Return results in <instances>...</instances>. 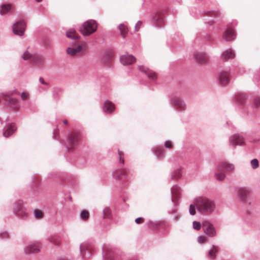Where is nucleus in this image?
<instances>
[{
  "label": "nucleus",
  "instance_id": "obj_1",
  "mask_svg": "<svg viewBox=\"0 0 260 260\" xmlns=\"http://www.w3.org/2000/svg\"><path fill=\"white\" fill-rule=\"evenodd\" d=\"M69 38L76 40L71 47H69L67 52L68 54L75 57H80L84 55L87 50L85 42L79 40L80 36L74 29H70L66 34Z\"/></svg>",
  "mask_w": 260,
  "mask_h": 260
},
{
  "label": "nucleus",
  "instance_id": "obj_2",
  "mask_svg": "<svg viewBox=\"0 0 260 260\" xmlns=\"http://www.w3.org/2000/svg\"><path fill=\"white\" fill-rule=\"evenodd\" d=\"M197 210L202 214L208 215L212 213L215 209V202L206 197L200 196L194 199Z\"/></svg>",
  "mask_w": 260,
  "mask_h": 260
},
{
  "label": "nucleus",
  "instance_id": "obj_3",
  "mask_svg": "<svg viewBox=\"0 0 260 260\" xmlns=\"http://www.w3.org/2000/svg\"><path fill=\"white\" fill-rule=\"evenodd\" d=\"M234 166L232 164H218L215 171V176L218 181H222L225 178L224 173L234 170Z\"/></svg>",
  "mask_w": 260,
  "mask_h": 260
},
{
  "label": "nucleus",
  "instance_id": "obj_4",
  "mask_svg": "<svg viewBox=\"0 0 260 260\" xmlns=\"http://www.w3.org/2000/svg\"><path fill=\"white\" fill-rule=\"evenodd\" d=\"M98 23L94 20H88L84 22L80 28V31L84 36H88L96 31Z\"/></svg>",
  "mask_w": 260,
  "mask_h": 260
},
{
  "label": "nucleus",
  "instance_id": "obj_5",
  "mask_svg": "<svg viewBox=\"0 0 260 260\" xmlns=\"http://www.w3.org/2000/svg\"><path fill=\"white\" fill-rule=\"evenodd\" d=\"M13 213L18 217L24 219L27 217L28 213L21 200L15 202L13 205Z\"/></svg>",
  "mask_w": 260,
  "mask_h": 260
},
{
  "label": "nucleus",
  "instance_id": "obj_6",
  "mask_svg": "<svg viewBox=\"0 0 260 260\" xmlns=\"http://www.w3.org/2000/svg\"><path fill=\"white\" fill-rule=\"evenodd\" d=\"M251 190L246 187H240L237 189V194L240 200L243 203L251 204Z\"/></svg>",
  "mask_w": 260,
  "mask_h": 260
},
{
  "label": "nucleus",
  "instance_id": "obj_7",
  "mask_svg": "<svg viewBox=\"0 0 260 260\" xmlns=\"http://www.w3.org/2000/svg\"><path fill=\"white\" fill-rule=\"evenodd\" d=\"M202 230L204 233L209 237H213L216 235V231L214 225L208 221L203 222Z\"/></svg>",
  "mask_w": 260,
  "mask_h": 260
},
{
  "label": "nucleus",
  "instance_id": "obj_8",
  "mask_svg": "<svg viewBox=\"0 0 260 260\" xmlns=\"http://www.w3.org/2000/svg\"><path fill=\"white\" fill-rule=\"evenodd\" d=\"M13 94V92H9L6 93H3L2 98L8 102L9 104L15 110H17L19 109L18 105V100L16 98H11L10 95Z\"/></svg>",
  "mask_w": 260,
  "mask_h": 260
},
{
  "label": "nucleus",
  "instance_id": "obj_9",
  "mask_svg": "<svg viewBox=\"0 0 260 260\" xmlns=\"http://www.w3.org/2000/svg\"><path fill=\"white\" fill-rule=\"evenodd\" d=\"M26 24L23 21L20 20L15 23L13 26V31L15 35L22 36L24 35Z\"/></svg>",
  "mask_w": 260,
  "mask_h": 260
},
{
  "label": "nucleus",
  "instance_id": "obj_10",
  "mask_svg": "<svg viewBox=\"0 0 260 260\" xmlns=\"http://www.w3.org/2000/svg\"><path fill=\"white\" fill-rule=\"evenodd\" d=\"M79 140V134L78 133H72L69 138V145L66 147L69 152L72 151L74 149V146L78 143Z\"/></svg>",
  "mask_w": 260,
  "mask_h": 260
},
{
  "label": "nucleus",
  "instance_id": "obj_11",
  "mask_svg": "<svg viewBox=\"0 0 260 260\" xmlns=\"http://www.w3.org/2000/svg\"><path fill=\"white\" fill-rule=\"evenodd\" d=\"M230 143L234 147H235L236 145H243L245 144L243 138L239 135L232 136L230 138Z\"/></svg>",
  "mask_w": 260,
  "mask_h": 260
},
{
  "label": "nucleus",
  "instance_id": "obj_12",
  "mask_svg": "<svg viewBox=\"0 0 260 260\" xmlns=\"http://www.w3.org/2000/svg\"><path fill=\"white\" fill-rule=\"evenodd\" d=\"M90 245L86 242L81 243L80 245V254L82 259H86V253L87 252L90 254Z\"/></svg>",
  "mask_w": 260,
  "mask_h": 260
},
{
  "label": "nucleus",
  "instance_id": "obj_13",
  "mask_svg": "<svg viewBox=\"0 0 260 260\" xmlns=\"http://www.w3.org/2000/svg\"><path fill=\"white\" fill-rule=\"evenodd\" d=\"M136 61V58L132 55L124 54L120 57L121 63L125 66L132 64L135 63Z\"/></svg>",
  "mask_w": 260,
  "mask_h": 260
},
{
  "label": "nucleus",
  "instance_id": "obj_14",
  "mask_svg": "<svg viewBox=\"0 0 260 260\" xmlns=\"http://www.w3.org/2000/svg\"><path fill=\"white\" fill-rule=\"evenodd\" d=\"M230 78L231 76L229 72H221L219 76L220 84L223 86L227 85L229 83Z\"/></svg>",
  "mask_w": 260,
  "mask_h": 260
},
{
  "label": "nucleus",
  "instance_id": "obj_15",
  "mask_svg": "<svg viewBox=\"0 0 260 260\" xmlns=\"http://www.w3.org/2000/svg\"><path fill=\"white\" fill-rule=\"evenodd\" d=\"M194 57L198 63L202 64H205L209 60L208 56L204 53L196 52L194 54Z\"/></svg>",
  "mask_w": 260,
  "mask_h": 260
},
{
  "label": "nucleus",
  "instance_id": "obj_16",
  "mask_svg": "<svg viewBox=\"0 0 260 260\" xmlns=\"http://www.w3.org/2000/svg\"><path fill=\"white\" fill-rule=\"evenodd\" d=\"M172 201L175 202L180 197L181 189L177 185H174L171 188Z\"/></svg>",
  "mask_w": 260,
  "mask_h": 260
},
{
  "label": "nucleus",
  "instance_id": "obj_17",
  "mask_svg": "<svg viewBox=\"0 0 260 260\" xmlns=\"http://www.w3.org/2000/svg\"><path fill=\"white\" fill-rule=\"evenodd\" d=\"M47 240L53 245L59 247L61 244L60 237L57 234H53L49 236Z\"/></svg>",
  "mask_w": 260,
  "mask_h": 260
},
{
  "label": "nucleus",
  "instance_id": "obj_18",
  "mask_svg": "<svg viewBox=\"0 0 260 260\" xmlns=\"http://www.w3.org/2000/svg\"><path fill=\"white\" fill-rule=\"evenodd\" d=\"M112 251L111 248L109 245L105 244L103 248V255L104 260H113V257L111 256Z\"/></svg>",
  "mask_w": 260,
  "mask_h": 260
},
{
  "label": "nucleus",
  "instance_id": "obj_19",
  "mask_svg": "<svg viewBox=\"0 0 260 260\" xmlns=\"http://www.w3.org/2000/svg\"><path fill=\"white\" fill-rule=\"evenodd\" d=\"M236 34L234 30L232 28L227 29L223 35V38L227 41H231L235 39Z\"/></svg>",
  "mask_w": 260,
  "mask_h": 260
},
{
  "label": "nucleus",
  "instance_id": "obj_20",
  "mask_svg": "<svg viewBox=\"0 0 260 260\" xmlns=\"http://www.w3.org/2000/svg\"><path fill=\"white\" fill-rule=\"evenodd\" d=\"M40 248L39 246L36 244H30L24 248V252L26 254H31L39 252Z\"/></svg>",
  "mask_w": 260,
  "mask_h": 260
},
{
  "label": "nucleus",
  "instance_id": "obj_21",
  "mask_svg": "<svg viewBox=\"0 0 260 260\" xmlns=\"http://www.w3.org/2000/svg\"><path fill=\"white\" fill-rule=\"evenodd\" d=\"M219 248L217 246L212 245L211 249L208 251L207 253L208 258L214 259L216 256V253L218 251Z\"/></svg>",
  "mask_w": 260,
  "mask_h": 260
},
{
  "label": "nucleus",
  "instance_id": "obj_22",
  "mask_svg": "<svg viewBox=\"0 0 260 260\" xmlns=\"http://www.w3.org/2000/svg\"><path fill=\"white\" fill-rule=\"evenodd\" d=\"M113 176L116 179L122 180L126 178V171L123 170H115L113 173Z\"/></svg>",
  "mask_w": 260,
  "mask_h": 260
},
{
  "label": "nucleus",
  "instance_id": "obj_23",
  "mask_svg": "<svg viewBox=\"0 0 260 260\" xmlns=\"http://www.w3.org/2000/svg\"><path fill=\"white\" fill-rule=\"evenodd\" d=\"M31 62L38 66H42L44 64L45 60L42 56L35 54Z\"/></svg>",
  "mask_w": 260,
  "mask_h": 260
},
{
  "label": "nucleus",
  "instance_id": "obj_24",
  "mask_svg": "<svg viewBox=\"0 0 260 260\" xmlns=\"http://www.w3.org/2000/svg\"><path fill=\"white\" fill-rule=\"evenodd\" d=\"M115 109V106L113 103L107 101L105 103L103 110L105 112L111 113Z\"/></svg>",
  "mask_w": 260,
  "mask_h": 260
},
{
  "label": "nucleus",
  "instance_id": "obj_25",
  "mask_svg": "<svg viewBox=\"0 0 260 260\" xmlns=\"http://www.w3.org/2000/svg\"><path fill=\"white\" fill-rule=\"evenodd\" d=\"M235 56L234 51L232 49H229L222 53L221 58L224 60H226L229 58H234Z\"/></svg>",
  "mask_w": 260,
  "mask_h": 260
},
{
  "label": "nucleus",
  "instance_id": "obj_26",
  "mask_svg": "<svg viewBox=\"0 0 260 260\" xmlns=\"http://www.w3.org/2000/svg\"><path fill=\"white\" fill-rule=\"evenodd\" d=\"M16 128L14 124H11L7 129L3 133V136L8 138L12 135L16 131Z\"/></svg>",
  "mask_w": 260,
  "mask_h": 260
},
{
  "label": "nucleus",
  "instance_id": "obj_27",
  "mask_svg": "<svg viewBox=\"0 0 260 260\" xmlns=\"http://www.w3.org/2000/svg\"><path fill=\"white\" fill-rule=\"evenodd\" d=\"M181 170L180 167L176 168L171 174V177L174 179H178L181 176Z\"/></svg>",
  "mask_w": 260,
  "mask_h": 260
},
{
  "label": "nucleus",
  "instance_id": "obj_28",
  "mask_svg": "<svg viewBox=\"0 0 260 260\" xmlns=\"http://www.w3.org/2000/svg\"><path fill=\"white\" fill-rule=\"evenodd\" d=\"M12 5L11 4L3 5L1 6L0 14L2 15L7 14L11 9Z\"/></svg>",
  "mask_w": 260,
  "mask_h": 260
},
{
  "label": "nucleus",
  "instance_id": "obj_29",
  "mask_svg": "<svg viewBox=\"0 0 260 260\" xmlns=\"http://www.w3.org/2000/svg\"><path fill=\"white\" fill-rule=\"evenodd\" d=\"M164 149L162 147L157 146L153 149V152L157 157L161 156L164 154Z\"/></svg>",
  "mask_w": 260,
  "mask_h": 260
},
{
  "label": "nucleus",
  "instance_id": "obj_30",
  "mask_svg": "<svg viewBox=\"0 0 260 260\" xmlns=\"http://www.w3.org/2000/svg\"><path fill=\"white\" fill-rule=\"evenodd\" d=\"M35 54L29 53L28 51H25L22 56L24 60H28L30 62L32 61Z\"/></svg>",
  "mask_w": 260,
  "mask_h": 260
},
{
  "label": "nucleus",
  "instance_id": "obj_31",
  "mask_svg": "<svg viewBox=\"0 0 260 260\" xmlns=\"http://www.w3.org/2000/svg\"><path fill=\"white\" fill-rule=\"evenodd\" d=\"M119 29L121 32V35L123 38H124L128 31V28L127 26L123 24H121L119 25Z\"/></svg>",
  "mask_w": 260,
  "mask_h": 260
},
{
  "label": "nucleus",
  "instance_id": "obj_32",
  "mask_svg": "<svg viewBox=\"0 0 260 260\" xmlns=\"http://www.w3.org/2000/svg\"><path fill=\"white\" fill-rule=\"evenodd\" d=\"M145 72V74L147 75L148 78L151 80H155L157 78V74L155 72L149 70Z\"/></svg>",
  "mask_w": 260,
  "mask_h": 260
},
{
  "label": "nucleus",
  "instance_id": "obj_33",
  "mask_svg": "<svg viewBox=\"0 0 260 260\" xmlns=\"http://www.w3.org/2000/svg\"><path fill=\"white\" fill-rule=\"evenodd\" d=\"M80 217L83 220H87L89 217L88 212L85 210H82L80 214Z\"/></svg>",
  "mask_w": 260,
  "mask_h": 260
},
{
  "label": "nucleus",
  "instance_id": "obj_34",
  "mask_svg": "<svg viewBox=\"0 0 260 260\" xmlns=\"http://www.w3.org/2000/svg\"><path fill=\"white\" fill-rule=\"evenodd\" d=\"M196 204H190L189 206V212L190 215H194L196 213Z\"/></svg>",
  "mask_w": 260,
  "mask_h": 260
},
{
  "label": "nucleus",
  "instance_id": "obj_35",
  "mask_svg": "<svg viewBox=\"0 0 260 260\" xmlns=\"http://www.w3.org/2000/svg\"><path fill=\"white\" fill-rule=\"evenodd\" d=\"M104 218H110V209L107 207L103 210Z\"/></svg>",
  "mask_w": 260,
  "mask_h": 260
},
{
  "label": "nucleus",
  "instance_id": "obj_36",
  "mask_svg": "<svg viewBox=\"0 0 260 260\" xmlns=\"http://www.w3.org/2000/svg\"><path fill=\"white\" fill-rule=\"evenodd\" d=\"M9 238V233L5 231L0 232V239H7Z\"/></svg>",
  "mask_w": 260,
  "mask_h": 260
},
{
  "label": "nucleus",
  "instance_id": "obj_37",
  "mask_svg": "<svg viewBox=\"0 0 260 260\" xmlns=\"http://www.w3.org/2000/svg\"><path fill=\"white\" fill-rule=\"evenodd\" d=\"M34 213H35V216L36 218H41L43 217L42 212L38 209L35 210Z\"/></svg>",
  "mask_w": 260,
  "mask_h": 260
},
{
  "label": "nucleus",
  "instance_id": "obj_38",
  "mask_svg": "<svg viewBox=\"0 0 260 260\" xmlns=\"http://www.w3.org/2000/svg\"><path fill=\"white\" fill-rule=\"evenodd\" d=\"M193 228L196 230H200L201 228V224L200 222L194 221L192 223Z\"/></svg>",
  "mask_w": 260,
  "mask_h": 260
},
{
  "label": "nucleus",
  "instance_id": "obj_39",
  "mask_svg": "<svg viewBox=\"0 0 260 260\" xmlns=\"http://www.w3.org/2000/svg\"><path fill=\"white\" fill-rule=\"evenodd\" d=\"M245 99V95L243 94H239L237 96L236 100L239 101L241 104H243Z\"/></svg>",
  "mask_w": 260,
  "mask_h": 260
},
{
  "label": "nucleus",
  "instance_id": "obj_40",
  "mask_svg": "<svg viewBox=\"0 0 260 260\" xmlns=\"http://www.w3.org/2000/svg\"><path fill=\"white\" fill-rule=\"evenodd\" d=\"M206 240V237L203 236H200L198 237V242L199 243H203Z\"/></svg>",
  "mask_w": 260,
  "mask_h": 260
},
{
  "label": "nucleus",
  "instance_id": "obj_41",
  "mask_svg": "<svg viewBox=\"0 0 260 260\" xmlns=\"http://www.w3.org/2000/svg\"><path fill=\"white\" fill-rule=\"evenodd\" d=\"M165 146L167 148L172 149L173 147V145H172V142L170 141H167L165 143Z\"/></svg>",
  "mask_w": 260,
  "mask_h": 260
},
{
  "label": "nucleus",
  "instance_id": "obj_42",
  "mask_svg": "<svg viewBox=\"0 0 260 260\" xmlns=\"http://www.w3.org/2000/svg\"><path fill=\"white\" fill-rule=\"evenodd\" d=\"M21 97L23 100H26L28 97V94L27 93L23 92L21 94Z\"/></svg>",
  "mask_w": 260,
  "mask_h": 260
},
{
  "label": "nucleus",
  "instance_id": "obj_43",
  "mask_svg": "<svg viewBox=\"0 0 260 260\" xmlns=\"http://www.w3.org/2000/svg\"><path fill=\"white\" fill-rule=\"evenodd\" d=\"M138 69L141 71V72H144V73H146V72L145 71H147V70L148 69L145 68L144 66H139L138 67Z\"/></svg>",
  "mask_w": 260,
  "mask_h": 260
},
{
  "label": "nucleus",
  "instance_id": "obj_44",
  "mask_svg": "<svg viewBox=\"0 0 260 260\" xmlns=\"http://www.w3.org/2000/svg\"><path fill=\"white\" fill-rule=\"evenodd\" d=\"M144 220L143 217H138L135 219V222L137 224L141 223Z\"/></svg>",
  "mask_w": 260,
  "mask_h": 260
},
{
  "label": "nucleus",
  "instance_id": "obj_45",
  "mask_svg": "<svg viewBox=\"0 0 260 260\" xmlns=\"http://www.w3.org/2000/svg\"><path fill=\"white\" fill-rule=\"evenodd\" d=\"M173 220L176 221L179 219V216L177 214L175 211L173 212Z\"/></svg>",
  "mask_w": 260,
  "mask_h": 260
},
{
  "label": "nucleus",
  "instance_id": "obj_46",
  "mask_svg": "<svg viewBox=\"0 0 260 260\" xmlns=\"http://www.w3.org/2000/svg\"><path fill=\"white\" fill-rule=\"evenodd\" d=\"M164 23V20L160 18L157 20V22L156 23V25L158 27H160L161 26V24Z\"/></svg>",
  "mask_w": 260,
  "mask_h": 260
},
{
  "label": "nucleus",
  "instance_id": "obj_47",
  "mask_svg": "<svg viewBox=\"0 0 260 260\" xmlns=\"http://www.w3.org/2000/svg\"><path fill=\"white\" fill-rule=\"evenodd\" d=\"M211 16L213 17H219L220 16V14L218 12H213L212 13Z\"/></svg>",
  "mask_w": 260,
  "mask_h": 260
},
{
  "label": "nucleus",
  "instance_id": "obj_48",
  "mask_svg": "<svg viewBox=\"0 0 260 260\" xmlns=\"http://www.w3.org/2000/svg\"><path fill=\"white\" fill-rule=\"evenodd\" d=\"M118 154L119 155L120 161H122V162H124V160L123 158H122V155H123V153L121 151H119Z\"/></svg>",
  "mask_w": 260,
  "mask_h": 260
},
{
  "label": "nucleus",
  "instance_id": "obj_49",
  "mask_svg": "<svg viewBox=\"0 0 260 260\" xmlns=\"http://www.w3.org/2000/svg\"><path fill=\"white\" fill-rule=\"evenodd\" d=\"M141 24H142V23L140 21H139L137 23L136 25V29L137 31L139 30V29L140 27L141 26Z\"/></svg>",
  "mask_w": 260,
  "mask_h": 260
},
{
  "label": "nucleus",
  "instance_id": "obj_50",
  "mask_svg": "<svg viewBox=\"0 0 260 260\" xmlns=\"http://www.w3.org/2000/svg\"><path fill=\"white\" fill-rule=\"evenodd\" d=\"M253 169H256L259 167V164H251Z\"/></svg>",
  "mask_w": 260,
  "mask_h": 260
},
{
  "label": "nucleus",
  "instance_id": "obj_51",
  "mask_svg": "<svg viewBox=\"0 0 260 260\" xmlns=\"http://www.w3.org/2000/svg\"><path fill=\"white\" fill-rule=\"evenodd\" d=\"M255 104H256V106H257V107L260 106V99H258L256 100Z\"/></svg>",
  "mask_w": 260,
  "mask_h": 260
},
{
  "label": "nucleus",
  "instance_id": "obj_52",
  "mask_svg": "<svg viewBox=\"0 0 260 260\" xmlns=\"http://www.w3.org/2000/svg\"><path fill=\"white\" fill-rule=\"evenodd\" d=\"M39 80L41 83H42L43 84H46V83L45 82V81L44 80L43 78H42V77L40 78Z\"/></svg>",
  "mask_w": 260,
  "mask_h": 260
},
{
  "label": "nucleus",
  "instance_id": "obj_53",
  "mask_svg": "<svg viewBox=\"0 0 260 260\" xmlns=\"http://www.w3.org/2000/svg\"><path fill=\"white\" fill-rule=\"evenodd\" d=\"M250 162H258V161L257 159L254 158L251 160Z\"/></svg>",
  "mask_w": 260,
  "mask_h": 260
},
{
  "label": "nucleus",
  "instance_id": "obj_54",
  "mask_svg": "<svg viewBox=\"0 0 260 260\" xmlns=\"http://www.w3.org/2000/svg\"><path fill=\"white\" fill-rule=\"evenodd\" d=\"M148 225H149V226L150 227H152V225H153V223L152 221H149L148 222Z\"/></svg>",
  "mask_w": 260,
  "mask_h": 260
},
{
  "label": "nucleus",
  "instance_id": "obj_55",
  "mask_svg": "<svg viewBox=\"0 0 260 260\" xmlns=\"http://www.w3.org/2000/svg\"><path fill=\"white\" fill-rule=\"evenodd\" d=\"M56 260H65L64 257H58Z\"/></svg>",
  "mask_w": 260,
  "mask_h": 260
},
{
  "label": "nucleus",
  "instance_id": "obj_56",
  "mask_svg": "<svg viewBox=\"0 0 260 260\" xmlns=\"http://www.w3.org/2000/svg\"><path fill=\"white\" fill-rule=\"evenodd\" d=\"M68 199L70 201H72V198L71 197H68Z\"/></svg>",
  "mask_w": 260,
  "mask_h": 260
},
{
  "label": "nucleus",
  "instance_id": "obj_57",
  "mask_svg": "<svg viewBox=\"0 0 260 260\" xmlns=\"http://www.w3.org/2000/svg\"><path fill=\"white\" fill-rule=\"evenodd\" d=\"M37 2H40L42 1V0H36Z\"/></svg>",
  "mask_w": 260,
  "mask_h": 260
}]
</instances>
